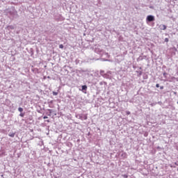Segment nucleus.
Returning a JSON list of instances; mask_svg holds the SVG:
<instances>
[{"label":"nucleus","instance_id":"4468645a","mask_svg":"<svg viewBox=\"0 0 178 178\" xmlns=\"http://www.w3.org/2000/svg\"><path fill=\"white\" fill-rule=\"evenodd\" d=\"M53 95H58V92H53Z\"/></svg>","mask_w":178,"mask_h":178},{"label":"nucleus","instance_id":"f3484780","mask_svg":"<svg viewBox=\"0 0 178 178\" xmlns=\"http://www.w3.org/2000/svg\"><path fill=\"white\" fill-rule=\"evenodd\" d=\"M43 119H48V117L47 116H44Z\"/></svg>","mask_w":178,"mask_h":178},{"label":"nucleus","instance_id":"9d476101","mask_svg":"<svg viewBox=\"0 0 178 178\" xmlns=\"http://www.w3.org/2000/svg\"><path fill=\"white\" fill-rule=\"evenodd\" d=\"M165 42H169V39L168 38H165Z\"/></svg>","mask_w":178,"mask_h":178},{"label":"nucleus","instance_id":"9b49d317","mask_svg":"<svg viewBox=\"0 0 178 178\" xmlns=\"http://www.w3.org/2000/svg\"><path fill=\"white\" fill-rule=\"evenodd\" d=\"M59 48H60V49H63V44H60V45H59Z\"/></svg>","mask_w":178,"mask_h":178},{"label":"nucleus","instance_id":"aec40b11","mask_svg":"<svg viewBox=\"0 0 178 178\" xmlns=\"http://www.w3.org/2000/svg\"><path fill=\"white\" fill-rule=\"evenodd\" d=\"M50 113H52V110H49Z\"/></svg>","mask_w":178,"mask_h":178},{"label":"nucleus","instance_id":"a211bd4d","mask_svg":"<svg viewBox=\"0 0 178 178\" xmlns=\"http://www.w3.org/2000/svg\"><path fill=\"white\" fill-rule=\"evenodd\" d=\"M160 90H163V86H161Z\"/></svg>","mask_w":178,"mask_h":178},{"label":"nucleus","instance_id":"f03ea898","mask_svg":"<svg viewBox=\"0 0 178 178\" xmlns=\"http://www.w3.org/2000/svg\"><path fill=\"white\" fill-rule=\"evenodd\" d=\"M147 22H154L155 21V17L154 15H148L146 18Z\"/></svg>","mask_w":178,"mask_h":178},{"label":"nucleus","instance_id":"6e6552de","mask_svg":"<svg viewBox=\"0 0 178 178\" xmlns=\"http://www.w3.org/2000/svg\"><path fill=\"white\" fill-rule=\"evenodd\" d=\"M18 111H19V112H21V113H22V112H23V108L19 107V108H18Z\"/></svg>","mask_w":178,"mask_h":178},{"label":"nucleus","instance_id":"1a4fd4ad","mask_svg":"<svg viewBox=\"0 0 178 178\" xmlns=\"http://www.w3.org/2000/svg\"><path fill=\"white\" fill-rule=\"evenodd\" d=\"M19 116H20L21 118H24V113H21L19 114Z\"/></svg>","mask_w":178,"mask_h":178},{"label":"nucleus","instance_id":"20e7f679","mask_svg":"<svg viewBox=\"0 0 178 178\" xmlns=\"http://www.w3.org/2000/svg\"><path fill=\"white\" fill-rule=\"evenodd\" d=\"M15 25H10L8 26V30H15Z\"/></svg>","mask_w":178,"mask_h":178},{"label":"nucleus","instance_id":"ddd939ff","mask_svg":"<svg viewBox=\"0 0 178 178\" xmlns=\"http://www.w3.org/2000/svg\"><path fill=\"white\" fill-rule=\"evenodd\" d=\"M166 76H168V73L164 72V73H163V76H164V77H166Z\"/></svg>","mask_w":178,"mask_h":178},{"label":"nucleus","instance_id":"f8f14e48","mask_svg":"<svg viewBox=\"0 0 178 178\" xmlns=\"http://www.w3.org/2000/svg\"><path fill=\"white\" fill-rule=\"evenodd\" d=\"M103 73H105V72L104 70H101L100 71V74H102V76Z\"/></svg>","mask_w":178,"mask_h":178},{"label":"nucleus","instance_id":"2eb2a0df","mask_svg":"<svg viewBox=\"0 0 178 178\" xmlns=\"http://www.w3.org/2000/svg\"><path fill=\"white\" fill-rule=\"evenodd\" d=\"M156 88H159V83L156 84Z\"/></svg>","mask_w":178,"mask_h":178},{"label":"nucleus","instance_id":"39448f33","mask_svg":"<svg viewBox=\"0 0 178 178\" xmlns=\"http://www.w3.org/2000/svg\"><path fill=\"white\" fill-rule=\"evenodd\" d=\"M82 91L84 92V91H87V86L83 85L82 86Z\"/></svg>","mask_w":178,"mask_h":178},{"label":"nucleus","instance_id":"412c9836","mask_svg":"<svg viewBox=\"0 0 178 178\" xmlns=\"http://www.w3.org/2000/svg\"><path fill=\"white\" fill-rule=\"evenodd\" d=\"M47 122L48 123H49V120H47Z\"/></svg>","mask_w":178,"mask_h":178},{"label":"nucleus","instance_id":"423d86ee","mask_svg":"<svg viewBox=\"0 0 178 178\" xmlns=\"http://www.w3.org/2000/svg\"><path fill=\"white\" fill-rule=\"evenodd\" d=\"M160 29H161V30H166V26L165 25H161Z\"/></svg>","mask_w":178,"mask_h":178},{"label":"nucleus","instance_id":"f257e3e1","mask_svg":"<svg viewBox=\"0 0 178 178\" xmlns=\"http://www.w3.org/2000/svg\"><path fill=\"white\" fill-rule=\"evenodd\" d=\"M8 13L10 16H12V17H17V11L15 9L10 10Z\"/></svg>","mask_w":178,"mask_h":178},{"label":"nucleus","instance_id":"7ed1b4c3","mask_svg":"<svg viewBox=\"0 0 178 178\" xmlns=\"http://www.w3.org/2000/svg\"><path fill=\"white\" fill-rule=\"evenodd\" d=\"M95 51L96 52V54H99L101 55V54H102V49H101V46H98L97 47H96Z\"/></svg>","mask_w":178,"mask_h":178},{"label":"nucleus","instance_id":"dca6fc26","mask_svg":"<svg viewBox=\"0 0 178 178\" xmlns=\"http://www.w3.org/2000/svg\"><path fill=\"white\" fill-rule=\"evenodd\" d=\"M122 176H123L124 178H127V177H128V176L126 175H123Z\"/></svg>","mask_w":178,"mask_h":178},{"label":"nucleus","instance_id":"0eeeda50","mask_svg":"<svg viewBox=\"0 0 178 178\" xmlns=\"http://www.w3.org/2000/svg\"><path fill=\"white\" fill-rule=\"evenodd\" d=\"M15 133H10L9 134H8V136H9V137H12V138H13V137H15Z\"/></svg>","mask_w":178,"mask_h":178},{"label":"nucleus","instance_id":"6ab92c4d","mask_svg":"<svg viewBox=\"0 0 178 178\" xmlns=\"http://www.w3.org/2000/svg\"><path fill=\"white\" fill-rule=\"evenodd\" d=\"M127 115H130V111H127Z\"/></svg>","mask_w":178,"mask_h":178}]
</instances>
